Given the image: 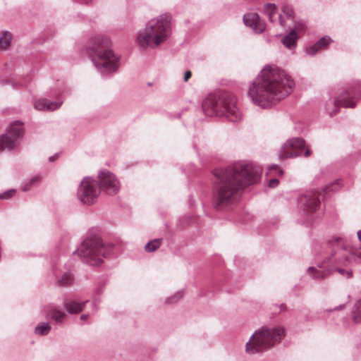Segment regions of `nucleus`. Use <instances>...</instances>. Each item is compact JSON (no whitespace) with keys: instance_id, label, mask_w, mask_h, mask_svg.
Returning <instances> with one entry per match:
<instances>
[{"instance_id":"14","label":"nucleus","mask_w":361,"mask_h":361,"mask_svg":"<svg viewBox=\"0 0 361 361\" xmlns=\"http://www.w3.org/2000/svg\"><path fill=\"white\" fill-rule=\"evenodd\" d=\"M298 202L307 215L313 214L320 204L319 193L317 191H307L299 197Z\"/></svg>"},{"instance_id":"21","label":"nucleus","mask_w":361,"mask_h":361,"mask_svg":"<svg viewBox=\"0 0 361 361\" xmlns=\"http://www.w3.org/2000/svg\"><path fill=\"white\" fill-rule=\"evenodd\" d=\"M51 330V325L49 322L39 324L35 329V333L37 335H47Z\"/></svg>"},{"instance_id":"24","label":"nucleus","mask_w":361,"mask_h":361,"mask_svg":"<svg viewBox=\"0 0 361 361\" xmlns=\"http://www.w3.org/2000/svg\"><path fill=\"white\" fill-rule=\"evenodd\" d=\"M161 239H154L149 241L145 246V250L147 252H154L157 250L161 245Z\"/></svg>"},{"instance_id":"28","label":"nucleus","mask_w":361,"mask_h":361,"mask_svg":"<svg viewBox=\"0 0 361 361\" xmlns=\"http://www.w3.org/2000/svg\"><path fill=\"white\" fill-rule=\"evenodd\" d=\"M266 7H267L266 11L269 16V21L273 22L274 20L272 18V16L276 13V7L275 4H267L266 5Z\"/></svg>"},{"instance_id":"1","label":"nucleus","mask_w":361,"mask_h":361,"mask_svg":"<svg viewBox=\"0 0 361 361\" xmlns=\"http://www.w3.org/2000/svg\"><path fill=\"white\" fill-rule=\"evenodd\" d=\"M213 173L216 177L213 202L219 210L235 203L243 189L257 181L261 171L252 164L237 162L226 168L215 169Z\"/></svg>"},{"instance_id":"34","label":"nucleus","mask_w":361,"mask_h":361,"mask_svg":"<svg viewBox=\"0 0 361 361\" xmlns=\"http://www.w3.org/2000/svg\"><path fill=\"white\" fill-rule=\"evenodd\" d=\"M279 180H277L276 178H273L269 181L268 185L269 188H275L279 185Z\"/></svg>"},{"instance_id":"37","label":"nucleus","mask_w":361,"mask_h":361,"mask_svg":"<svg viewBox=\"0 0 361 361\" xmlns=\"http://www.w3.org/2000/svg\"><path fill=\"white\" fill-rule=\"evenodd\" d=\"M279 24H280L281 26H283H283H284V25H285V22H284V20H283V18H282L281 15H279Z\"/></svg>"},{"instance_id":"8","label":"nucleus","mask_w":361,"mask_h":361,"mask_svg":"<svg viewBox=\"0 0 361 361\" xmlns=\"http://www.w3.org/2000/svg\"><path fill=\"white\" fill-rule=\"evenodd\" d=\"M77 252L86 263L92 266L99 265L102 262V258L106 256V247L100 237L96 235L87 236Z\"/></svg>"},{"instance_id":"41","label":"nucleus","mask_w":361,"mask_h":361,"mask_svg":"<svg viewBox=\"0 0 361 361\" xmlns=\"http://www.w3.org/2000/svg\"><path fill=\"white\" fill-rule=\"evenodd\" d=\"M343 307H344V305H340L339 307H336V308H335V310H341V309H343Z\"/></svg>"},{"instance_id":"35","label":"nucleus","mask_w":361,"mask_h":361,"mask_svg":"<svg viewBox=\"0 0 361 361\" xmlns=\"http://www.w3.org/2000/svg\"><path fill=\"white\" fill-rule=\"evenodd\" d=\"M271 170H275V171H278V173L280 175L283 174V171L279 168V166L276 164H273L272 166H270L269 171H271Z\"/></svg>"},{"instance_id":"3","label":"nucleus","mask_w":361,"mask_h":361,"mask_svg":"<svg viewBox=\"0 0 361 361\" xmlns=\"http://www.w3.org/2000/svg\"><path fill=\"white\" fill-rule=\"evenodd\" d=\"M326 255L319 268H326L325 270L317 269L313 267L308 268L310 276L317 280L323 279L331 272L336 271L341 276L349 279L353 272L346 269L351 264V256L353 255L350 249L345 246V240L341 237L334 236L327 242Z\"/></svg>"},{"instance_id":"23","label":"nucleus","mask_w":361,"mask_h":361,"mask_svg":"<svg viewBox=\"0 0 361 361\" xmlns=\"http://www.w3.org/2000/svg\"><path fill=\"white\" fill-rule=\"evenodd\" d=\"M352 318L355 323L361 322V300L355 303L352 311Z\"/></svg>"},{"instance_id":"4","label":"nucleus","mask_w":361,"mask_h":361,"mask_svg":"<svg viewBox=\"0 0 361 361\" xmlns=\"http://www.w3.org/2000/svg\"><path fill=\"white\" fill-rule=\"evenodd\" d=\"M170 15L164 13L148 21L144 29L137 32L136 43L142 49L156 48L164 42L171 34Z\"/></svg>"},{"instance_id":"7","label":"nucleus","mask_w":361,"mask_h":361,"mask_svg":"<svg viewBox=\"0 0 361 361\" xmlns=\"http://www.w3.org/2000/svg\"><path fill=\"white\" fill-rule=\"evenodd\" d=\"M284 335V329L262 328L256 331L245 344V350L249 354H255L268 350L279 343Z\"/></svg>"},{"instance_id":"19","label":"nucleus","mask_w":361,"mask_h":361,"mask_svg":"<svg viewBox=\"0 0 361 361\" xmlns=\"http://www.w3.org/2000/svg\"><path fill=\"white\" fill-rule=\"evenodd\" d=\"M85 302H78L73 300H66L64 302V306L70 313L76 314L83 309Z\"/></svg>"},{"instance_id":"13","label":"nucleus","mask_w":361,"mask_h":361,"mask_svg":"<svg viewBox=\"0 0 361 361\" xmlns=\"http://www.w3.org/2000/svg\"><path fill=\"white\" fill-rule=\"evenodd\" d=\"M99 188L106 194L113 195L116 194L120 189V183L116 176L107 169L102 170L98 176Z\"/></svg>"},{"instance_id":"27","label":"nucleus","mask_w":361,"mask_h":361,"mask_svg":"<svg viewBox=\"0 0 361 361\" xmlns=\"http://www.w3.org/2000/svg\"><path fill=\"white\" fill-rule=\"evenodd\" d=\"M306 30V25L303 21H298L295 22L293 28L291 31H295V33L298 35L299 34H302Z\"/></svg>"},{"instance_id":"5","label":"nucleus","mask_w":361,"mask_h":361,"mask_svg":"<svg viewBox=\"0 0 361 361\" xmlns=\"http://www.w3.org/2000/svg\"><path fill=\"white\" fill-rule=\"evenodd\" d=\"M202 110L208 116H226L231 122L241 119L242 114L236 106L235 97L228 92L209 94L202 102Z\"/></svg>"},{"instance_id":"12","label":"nucleus","mask_w":361,"mask_h":361,"mask_svg":"<svg viewBox=\"0 0 361 361\" xmlns=\"http://www.w3.org/2000/svg\"><path fill=\"white\" fill-rule=\"evenodd\" d=\"M23 134V123L19 121L13 122L8 128L6 133L0 136V150L13 149Z\"/></svg>"},{"instance_id":"2","label":"nucleus","mask_w":361,"mask_h":361,"mask_svg":"<svg viewBox=\"0 0 361 361\" xmlns=\"http://www.w3.org/2000/svg\"><path fill=\"white\" fill-rule=\"evenodd\" d=\"M294 85L284 71L275 66H266L252 82L248 96L255 104L267 108L288 95Z\"/></svg>"},{"instance_id":"40","label":"nucleus","mask_w":361,"mask_h":361,"mask_svg":"<svg viewBox=\"0 0 361 361\" xmlns=\"http://www.w3.org/2000/svg\"><path fill=\"white\" fill-rule=\"evenodd\" d=\"M82 3H85V4H87L89 3L90 1H91V0H80Z\"/></svg>"},{"instance_id":"36","label":"nucleus","mask_w":361,"mask_h":361,"mask_svg":"<svg viewBox=\"0 0 361 361\" xmlns=\"http://www.w3.org/2000/svg\"><path fill=\"white\" fill-rule=\"evenodd\" d=\"M191 77V72L188 71L184 75V80L187 81Z\"/></svg>"},{"instance_id":"26","label":"nucleus","mask_w":361,"mask_h":361,"mask_svg":"<svg viewBox=\"0 0 361 361\" xmlns=\"http://www.w3.org/2000/svg\"><path fill=\"white\" fill-rule=\"evenodd\" d=\"M183 296V291L179 290L173 296L168 298L165 302L169 305L176 303Z\"/></svg>"},{"instance_id":"31","label":"nucleus","mask_w":361,"mask_h":361,"mask_svg":"<svg viewBox=\"0 0 361 361\" xmlns=\"http://www.w3.org/2000/svg\"><path fill=\"white\" fill-rule=\"evenodd\" d=\"M331 42V39L329 37L325 36L322 37L317 42H316L317 46L319 47V49L324 47L328 44Z\"/></svg>"},{"instance_id":"33","label":"nucleus","mask_w":361,"mask_h":361,"mask_svg":"<svg viewBox=\"0 0 361 361\" xmlns=\"http://www.w3.org/2000/svg\"><path fill=\"white\" fill-rule=\"evenodd\" d=\"M16 193V190H8L1 194H0V199H9L13 197Z\"/></svg>"},{"instance_id":"10","label":"nucleus","mask_w":361,"mask_h":361,"mask_svg":"<svg viewBox=\"0 0 361 361\" xmlns=\"http://www.w3.org/2000/svg\"><path fill=\"white\" fill-rule=\"evenodd\" d=\"M100 194L97 181L90 177L84 178L78 189L77 195L82 204L94 203Z\"/></svg>"},{"instance_id":"11","label":"nucleus","mask_w":361,"mask_h":361,"mask_svg":"<svg viewBox=\"0 0 361 361\" xmlns=\"http://www.w3.org/2000/svg\"><path fill=\"white\" fill-rule=\"evenodd\" d=\"M311 154V150L306 148L305 142L302 138L293 137L284 143L280 157L281 159L294 158L301 155L308 157Z\"/></svg>"},{"instance_id":"20","label":"nucleus","mask_w":361,"mask_h":361,"mask_svg":"<svg viewBox=\"0 0 361 361\" xmlns=\"http://www.w3.org/2000/svg\"><path fill=\"white\" fill-rule=\"evenodd\" d=\"M46 317L51 318L57 324H61L66 317V314L58 309L53 308L47 313Z\"/></svg>"},{"instance_id":"6","label":"nucleus","mask_w":361,"mask_h":361,"mask_svg":"<svg viewBox=\"0 0 361 361\" xmlns=\"http://www.w3.org/2000/svg\"><path fill=\"white\" fill-rule=\"evenodd\" d=\"M111 42L106 35H99L92 39L87 50L92 61L102 73L116 71L119 58L110 49Z\"/></svg>"},{"instance_id":"39","label":"nucleus","mask_w":361,"mask_h":361,"mask_svg":"<svg viewBox=\"0 0 361 361\" xmlns=\"http://www.w3.org/2000/svg\"><path fill=\"white\" fill-rule=\"evenodd\" d=\"M87 317H88V315H87V314H82V315L80 316V319H81L82 320H85V319H86Z\"/></svg>"},{"instance_id":"30","label":"nucleus","mask_w":361,"mask_h":361,"mask_svg":"<svg viewBox=\"0 0 361 361\" xmlns=\"http://www.w3.org/2000/svg\"><path fill=\"white\" fill-rule=\"evenodd\" d=\"M345 246L348 249H350L353 253L351 256V263L354 262L356 264H361V252H355L353 248L348 247L346 244Z\"/></svg>"},{"instance_id":"22","label":"nucleus","mask_w":361,"mask_h":361,"mask_svg":"<svg viewBox=\"0 0 361 361\" xmlns=\"http://www.w3.org/2000/svg\"><path fill=\"white\" fill-rule=\"evenodd\" d=\"M11 41V35L8 32H5L0 37V50H5L7 49Z\"/></svg>"},{"instance_id":"9","label":"nucleus","mask_w":361,"mask_h":361,"mask_svg":"<svg viewBox=\"0 0 361 361\" xmlns=\"http://www.w3.org/2000/svg\"><path fill=\"white\" fill-rule=\"evenodd\" d=\"M52 274L60 286H67L73 284L74 276L65 256H56L51 261Z\"/></svg>"},{"instance_id":"32","label":"nucleus","mask_w":361,"mask_h":361,"mask_svg":"<svg viewBox=\"0 0 361 361\" xmlns=\"http://www.w3.org/2000/svg\"><path fill=\"white\" fill-rule=\"evenodd\" d=\"M319 49V47L315 43L314 45L307 47L305 52L309 56H314Z\"/></svg>"},{"instance_id":"17","label":"nucleus","mask_w":361,"mask_h":361,"mask_svg":"<svg viewBox=\"0 0 361 361\" xmlns=\"http://www.w3.org/2000/svg\"><path fill=\"white\" fill-rule=\"evenodd\" d=\"M61 102H51L47 99H40L35 103V109L39 111H54L59 109Z\"/></svg>"},{"instance_id":"25","label":"nucleus","mask_w":361,"mask_h":361,"mask_svg":"<svg viewBox=\"0 0 361 361\" xmlns=\"http://www.w3.org/2000/svg\"><path fill=\"white\" fill-rule=\"evenodd\" d=\"M40 180L39 176H35L32 178H31L30 180H28L25 184L22 186L23 191H27L30 190V188L37 183Z\"/></svg>"},{"instance_id":"15","label":"nucleus","mask_w":361,"mask_h":361,"mask_svg":"<svg viewBox=\"0 0 361 361\" xmlns=\"http://www.w3.org/2000/svg\"><path fill=\"white\" fill-rule=\"evenodd\" d=\"M243 22L251 27L255 33H262L266 27L265 23L257 13H247L243 16Z\"/></svg>"},{"instance_id":"38","label":"nucleus","mask_w":361,"mask_h":361,"mask_svg":"<svg viewBox=\"0 0 361 361\" xmlns=\"http://www.w3.org/2000/svg\"><path fill=\"white\" fill-rule=\"evenodd\" d=\"M57 157V155H55V156H51L49 157V161H54Z\"/></svg>"},{"instance_id":"18","label":"nucleus","mask_w":361,"mask_h":361,"mask_svg":"<svg viewBox=\"0 0 361 361\" xmlns=\"http://www.w3.org/2000/svg\"><path fill=\"white\" fill-rule=\"evenodd\" d=\"M298 38V35L297 33H295V31H290L288 35H285L282 38L281 42L286 47L292 49L295 47Z\"/></svg>"},{"instance_id":"16","label":"nucleus","mask_w":361,"mask_h":361,"mask_svg":"<svg viewBox=\"0 0 361 361\" xmlns=\"http://www.w3.org/2000/svg\"><path fill=\"white\" fill-rule=\"evenodd\" d=\"M332 102L334 104L335 109L329 112L331 116L336 114L338 109L341 106L345 108H353L355 106V104L350 99L348 92H343L336 99L334 100Z\"/></svg>"},{"instance_id":"29","label":"nucleus","mask_w":361,"mask_h":361,"mask_svg":"<svg viewBox=\"0 0 361 361\" xmlns=\"http://www.w3.org/2000/svg\"><path fill=\"white\" fill-rule=\"evenodd\" d=\"M282 12L288 18H293L294 16V11L293 8L288 5H283L281 8Z\"/></svg>"}]
</instances>
